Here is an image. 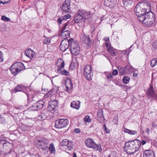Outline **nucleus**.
I'll return each mask as SVG.
<instances>
[{"mask_svg":"<svg viewBox=\"0 0 157 157\" xmlns=\"http://www.w3.org/2000/svg\"><path fill=\"white\" fill-rule=\"evenodd\" d=\"M92 16V13L90 12L80 9L75 14L74 18V21L78 23L79 26H82L85 22L91 19Z\"/></svg>","mask_w":157,"mask_h":157,"instance_id":"1","label":"nucleus"},{"mask_svg":"<svg viewBox=\"0 0 157 157\" xmlns=\"http://www.w3.org/2000/svg\"><path fill=\"white\" fill-rule=\"evenodd\" d=\"M125 145L124 151L128 154H132L139 150L141 142L139 140L135 139L126 142Z\"/></svg>","mask_w":157,"mask_h":157,"instance_id":"2","label":"nucleus"},{"mask_svg":"<svg viewBox=\"0 0 157 157\" xmlns=\"http://www.w3.org/2000/svg\"><path fill=\"white\" fill-rule=\"evenodd\" d=\"M151 10L150 4L147 2L144 1L138 3L136 6L134 11L136 16L145 14Z\"/></svg>","mask_w":157,"mask_h":157,"instance_id":"3","label":"nucleus"},{"mask_svg":"<svg viewBox=\"0 0 157 157\" xmlns=\"http://www.w3.org/2000/svg\"><path fill=\"white\" fill-rule=\"evenodd\" d=\"M70 51L71 53L75 56L79 54L80 52V47L78 42L73 39H71Z\"/></svg>","mask_w":157,"mask_h":157,"instance_id":"4","label":"nucleus"},{"mask_svg":"<svg viewBox=\"0 0 157 157\" xmlns=\"http://www.w3.org/2000/svg\"><path fill=\"white\" fill-rule=\"evenodd\" d=\"M146 15V17L144 24L147 26H150L153 24L155 21L154 15L151 11L149 12Z\"/></svg>","mask_w":157,"mask_h":157,"instance_id":"5","label":"nucleus"},{"mask_svg":"<svg viewBox=\"0 0 157 157\" xmlns=\"http://www.w3.org/2000/svg\"><path fill=\"white\" fill-rule=\"evenodd\" d=\"M86 144L87 147L92 148L97 150L101 151V145H97L91 139H87L86 141Z\"/></svg>","mask_w":157,"mask_h":157,"instance_id":"6","label":"nucleus"},{"mask_svg":"<svg viewBox=\"0 0 157 157\" xmlns=\"http://www.w3.org/2000/svg\"><path fill=\"white\" fill-rule=\"evenodd\" d=\"M68 124V121L66 119H59L56 121L55 127L57 128H61L67 126Z\"/></svg>","mask_w":157,"mask_h":157,"instance_id":"7","label":"nucleus"},{"mask_svg":"<svg viewBox=\"0 0 157 157\" xmlns=\"http://www.w3.org/2000/svg\"><path fill=\"white\" fill-rule=\"evenodd\" d=\"M37 141V146L39 148L41 149L44 150H47L48 148V145L49 143L48 140H38Z\"/></svg>","mask_w":157,"mask_h":157,"instance_id":"8","label":"nucleus"},{"mask_svg":"<svg viewBox=\"0 0 157 157\" xmlns=\"http://www.w3.org/2000/svg\"><path fill=\"white\" fill-rule=\"evenodd\" d=\"M68 25L67 22L65 23L64 25L62 27L61 30V32L62 33L61 36V37L64 40L66 39V38L69 37L70 33L69 31L66 28L67 26Z\"/></svg>","mask_w":157,"mask_h":157,"instance_id":"9","label":"nucleus"},{"mask_svg":"<svg viewBox=\"0 0 157 157\" xmlns=\"http://www.w3.org/2000/svg\"><path fill=\"white\" fill-rule=\"evenodd\" d=\"M91 68L90 65H86L85 68L84 75L86 78L89 80H90L92 77L91 73Z\"/></svg>","mask_w":157,"mask_h":157,"instance_id":"10","label":"nucleus"},{"mask_svg":"<svg viewBox=\"0 0 157 157\" xmlns=\"http://www.w3.org/2000/svg\"><path fill=\"white\" fill-rule=\"evenodd\" d=\"M71 39L69 40L65 39L63 40L61 42L60 45V48L62 51H64L68 48L70 45L71 46Z\"/></svg>","mask_w":157,"mask_h":157,"instance_id":"11","label":"nucleus"},{"mask_svg":"<svg viewBox=\"0 0 157 157\" xmlns=\"http://www.w3.org/2000/svg\"><path fill=\"white\" fill-rule=\"evenodd\" d=\"M81 40L84 42V43L86 44L87 47L91 46V43L90 40L89 36L83 33L81 37Z\"/></svg>","mask_w":157,"mask_h":157,"instance_id":"12","label":"nucleus"},{"mask_svg":"<svg viewBox=\"0 0 157 157\" xmlns=\"http://www.w3.org/2000/svg\"><path fill=\"white\" fill-rule=\"evenodd\" d=\"M116 2L115 0H105L104 5L106 6L112 8L115 6Z\"/></svg>","mask_w":157,"mask_h":157,"instance_id":"13","label":"nucleus"},{"mask_svg":"<svg viewBox=\"0 0 157 157\" xmlns=\"http://www.w3.org/2000/svg\"><path fill=\"white\" fill-rule=\"evenodd\" d=\"M98 120L101 123H103L105 119L103 115V110L101 109H99L98 110L97 114Z\"/></svg>","mask_w":157,"mask_h":157,"instance_id":"14","label":"nucleus"},{"mask_svg":"<svg viewBox=\"0 0 157 157\" xmlns=\"http://www.w3.org/2000/svg\"><path fill=\"white\" fill-rule=\"evenodd\" d=\"M56 64L58 68L57 71L59 72L60 70L64 66V62L61 59H59L57 61Z\"/></svg>","mask_w":157,"mask_h":157,"instance_id":"15","label":"nucleus"},{"mask_svg":"<svg viewBox=\"0 0 157 157\" xmlns=\"http://www.w3.org/2000/svg\"><path fill=\"white\" fill-rule=\"evenodd\" d=\"M25 53V55L30 59L33 58L35 54V52L33 50L30 49L26 50Z\"/></svg>","mask_w":157,"mask_h":157,"instance_id":"16","label":"nucleus"},{"mask_svg":"<svg viewBox=\"0 0 157 157\" xmlns=\"http://www.w3.org/2000/svg\"><path fill=\"white\" fill-rule=\"evenodd\" d=\"M147 94L148 96L154 98L156 97V95L154 93L153 87L152 86H150V88L148 89L147 91Z\"/></svg>","mask_w":157,"mask_h":157,"instance_id":"17","label":"nucleus"},{"mask_svg":"<svg viewBox=\"0 0 157 157\" xmlns=\"http://www.w3.org/2000/svg\"><path fill=\"white\" fill-rule=\"evenodd\" d=\"M70 3L68 1H65L62 6V10L63 12H68L69 11Z\"/></svg>","mask_w":157,"mask_h":157,"instance_id":"18","label":"nucleus"},{"mask_svg":"<svg viewBox=\"0 0 157 157\" xmlns=\"http://www.w3.org/2000/svg\"><path fill=\"white\" fill-rule=\"evenodd\" d=\"M107 51L110 53L112 56H116V54L115 52H114L113 50V48L112 47L111 44L109 43H105Z\"/></svg>","mask_w":157,"mask_h":157,"instance_id":"19","label":"nucleus"},{"mask_svg":"<svg viewBox=\"0 0 157 157\" xmlns=\"http://www.w3.org/2000/svg\"><path fill=\"white\" fill-rule=\"evenodd\" d=\"M14 66L16 67L17 69L18 70L19 72L25 69L24 65L22 63L20 62L16 63L13 64V67H14Z\"/></svg>","mask_w":157,"mask_h":157,"instance_id":"20","label":"nucleus"},{"mask_svg":"<svg viewBox=\"0 0 157 157\" xmlns=\"http://www.w3.org/2000/svg\"><path fill=\"white\" fill-rule=\"evenodd\" d=\"M154 154L153 151L151 150L145 151L144 152V157H154Z\"/></svg>","mask_w":157,"mask_h":157,"instance_id":"21","label":"nucleus"},{"mask_svg":"<svg viewBox=\"0 0 157 157\" xmlns=\"http://www.w3.org/2000/svg\"><path fill=\"white\" fill-rule=\"evenodd\" d=\"M65 86H66L67 91H69L72 88V84L71 80L68 79L66 81Z\"/></svg>","mask_w":157,"mask_h":157,"instance_id":"22","label":"nucleus"},{"mask_svg":"<svg viewBox=\"0 0 157 157\" xmlns=\"http://www.w3.org/2000/svg\"><path fill=\"white\" fill-rule=\"evenodd\" d=\"M71 16L69 14H67L66 15L63 16L61 18H59L58 19V21L60 24H61L62 22H63L64 21L67 20L69 18H70Z\"/></svg>","mask_w":157,"mask_h":157,"instance_id":"23","label":"nucleus"},{"mask_svg":"<svg viewBox=\"0 0 157 157\" xmlns=\"http://www.w3.org/2000/svg\"><path fill=\"white\" fill-rule=\"evenodd\" d=\"M71 106L76 109H78L80 106V102L79 101H73L71 104Z\"/></svg>","mask_w":157,"mask_h":157,"instance_id":"24","label":"nucleus"},{"mask_svg":"<svg viewBox=\"0 0 157 157\" xmlns=\"http://www.w3.org/2000/svg\"><path fill=\"white\" fill-rule=\"evenodd\" d=\"M146 15H147V14L146 13L145 14L141 15L140 16H137V18L140 22L144 24L146 17Z\"/></svg>","mask_w":157,"mask_h":157,"instance_id":"25","label":"nucleus"},{"mask_svg":"<svg viewBox=\"0 0 157 157\" xmlns=\"http://www.w3.org/2000/svg\"><path fill=\"white\" fill-rule=\"evenodd\" d=\"M10 71L14 76L16 75L19 72L15 66H14V67H13V64L10 67Z\"/></svg>","mask_w":157,"mask_h":157,"instance_id":"26","label":"nucleus"},{"mask_svg":"<svg viewBox=\"0 0 157 157\" xmlns=\"http://www.w3.org/2000/svg\"><path fill=\"white\" fill-rule=\"evenodd\" d=\"M56 104L55 105V103L54 101L52 102L48 107L47 108L48 110L50 111H51L52 110H53L55 109L56 106Z\"/></svg>","mask_w":157,"mask_h":157,"instance_id":"27","label":"nucleus"},{"mask_svg":"<svg viewBox=\"0 0 157 157\" xmlns=\"http://www.w3.org/2000/svg\"><path fill=\"white\" fill-rule=\"evenodd\" d=\"M124 5L126 7H128L132 4L134 0H123Z\"/></svg>","mask_w":157,"mask_h":157,"instance_id":"28","label":"nucleus"},{"mask_svg":"<svg viewBox=\"0 0 157 157\" xmlns=\"http://www.w3.org/2000/svg\"><path fill=\"white\" fill-rule=\"evenodd\" d=\"M124 131L125 132L132 135H135L137 133L136 131L131 130L127 129H125L124 130Z\"/></svg>","mask_w":157,"mask_h":157,"instance_id":"29","label":"nucleus"},{"mask_svg":"<svg viewBox=\"0 0 157 157\" xmlns=\"http://www.w3.org/2000/svg\"><path fill=\"white\" fill-rule=\"evenodd\" d=\"M44 105V102L42 101H40L37 102L36 104V107L39 108H42Z\"/></svg>","mask_w":157,"mask_h":157,"instance_id":"30","label":"nucleus"},{"mask_svg":"<svg viewBox=\"0 0 157 157\" xmlns=\"http://www.w3.org/2000/svg\"><path fill=\"white\" fill-rule=\"evenodd\" d=\"M49 150L51 153H54L55 152V150L54 144L52 143L50 144L49 147Z\"/></svg>","mask_w":157,"mask_h":157,"instance_id":"31","label":"nucleus"},{"mask_svg":"<svg viewBox=\"0 0 157 157\" xmlns=\"http://www.w3.org/2000/svg\"><path fill=\"white\" fill-rule=\"evenodd\" d=\"M2 144L3 145V150H6L7 148L9 149V145L10 143L6 141H5Z\"/></svg>","mask_w":157,"mask_h":157,"instance_id":"32","label":"nucleus"},{"mask_svg":"<svg viewBox=\"0 0 157 157\" xmlns=\"http://www.w3.org/2000/svg\"><path fill=\"white\" fill-rule=\"evenodd\" d=\"M157 63V58H155L151 60V65L152 67H153L156 65Z\"/></svg>","mask_w":157,"mask_h":157,"instance_id":"33","label":"nucleus"},{"mask_svg":"<svg viewBox=\"0 0 157 157\" xmlns=\"http://www.w3.org/2000/svg\"><path fill=\"white\" fill-rule=\"evenodd\" d=\"M119 71L121 75H123L126 74L127 73V70H125V68H121L119 69Z\"/></svg>","mask_w":157,"mask_h":157,"instance_id":"34","label":"nucleus"},{"mask_svg":"<svg viewBox=\"0 0 157 157\" xmlns=\"http://www.w3.org/2000/svg\"><path fill=\"white\" fill-rule=\"evenodd\" d=\"M130 79V78L129 77L125 76L123 77L122 80L124 83L126 84L129 82Z\"/></svg>","mask_w":157,"mask_h":157,"instance_id":"35","label":"nucleus"},{"mask_svg":"<svg viewBox=\"0 0 157 157\" xmlns=\"http://www.w3.org/2000/svg\"><path fill=\"white\" fill-rule=\"evenodd\" d=\"M53 91L54 90L53 89L49 91L44 96V98H47L49 97L50 95L52 94Z\"/></svg>","mask_w":157,"mask_h":157,"instance_id":"36","label":"nucleus"},{"mask_svg":"<svg viewBox=\"0 0 157 157\" xmlns=\"http://www.w3.org/2000/svg\"><path fill=\"white\" fill-rule=\"evenodd\" d=\"M59 73H60L62 75H64L66 76L68 75H69V73L67 71L63 70H60Z\"/></svg>","mask_w":157,"mask_h":157,"instance_id":"37","label":"nucleus"},{"mask_svg":"<svg viewBox=\"0 0 157 157\" xmlns=\"http://www.w3.org/2000/svg\"><path fill=\"white\" fill-rule=\"evenodd\" d=\"M69 142L67 139H64L61 143V144L62 146H67Z\"/></svg>","mask_w":157,"mask_h":157,"instance_id":"38","label":"nucleus"},{"mask_svg":"<svg viewBox=\"0 0 157 157\" xmlns=\"http://www.w3.org/2000/svg\"><path fill=\"white\" fill-rule=\"evenodd\" d=\"M1 19L5 21H9L10 20V18L9 17H7L5 15H3L2 16Z\"/></svg>","mask_w":157,"mask_h":157,"instance_id":"39","label":"nucleus"},{"mask_svg":"<svg viewBox=\"0 0 157 157\" xmlns=\"http://www.w3.org/2000/svg\"><path fill=\"white\" fill-rule=\"evenodd\" d=\"M68 148L70 150H71L73 148V145L71 142H69L68 143V144L67 146Z\"/></svg>","mask_w":157,"mask_h":157,"instance_id":"40","label":"nucleus"},{"mask_svg":"<svg viewBox=\"0 0 157 157\" xmlns=\"http://www.w3.org/2000/svg\"><path fill=\"white\" fill-rule=\"evenodd\" d=\"M84 121L85 122H90L91 121V120L90 118V117L88 116H86L84 118Z\"/></svg>","mask_w":157,"mask_h":157,"instance_id":"41","label":"nucleus"},{"mask_svg":"<svg viewBox=\"0 0 157 157\" xmlns=\"http://www.w3.org/2000/svg\"><path fill=\"white\" fill-rule=\"evenodd\" d=\"M50 39L49 38H46L44 41V43L45 44H47L50 43Z\"/></svg>","mask_w":157,"mask_h":157,"instance_id":"42","label":"nucleus"},{"mask_svg":"<svg viewBox=\"0 0 157 157\" xmlns=\"http://www.w3.org/2000/svg\"><path fill=\"white\" fill-rule=\"evenodd\" d=\"M44 115L43 113H41L40 115L38 117V119L40 121H42L44 120Z\"/></svg>","mask_w":157,"mask_h":157,"instance_id":"43","label":"nucleus"},{"mask_svg":"<svg viewBox=\"0 0 157 157\" xmlns=\"http://www.w3.org/2000/svg\"><path fill=\"white\" fill-rule=\"evenodd\" d=\"M10 1V0H0V4H5L8 3Z\"/></svg>","mask_w":157,"mask_h":157,"instance_id":"44","label":"nucleus"},{"mask_svg":"<svg viewBox=\"0 0 157 157\" xmlns=\"http://www.w3.org/2000/svg\"><path fill=\"white\" fill-rule=\"evenodd\" d=\"M103 128L105 130V131L106 132V133H109V130L107 129L105 124H103Z\"/></svg>","mask_w":157,"mask_h":157,"instance_id":"45","label":"nucleus"},{"mask_svg":"<svg viewBox=\"0 0 157 157\" xmlns=\"http://www.w3.org/2000/svg\"><path fill=\"white\" fill-rule=\"evenodd\" d=\"M14 90H15L17 91H20L21 90L22 87L20 86H18L16 87Z\"/></svg>","mask_w":157,"mask_h":157,"instance_id":"46","label":"nucleus"},{"mask_svg":"<svg viewBox=\"0 0 157 157\" xmlns=\"http://www.w3.org/2000/svg\"><path fill=\"white\" fill-rule=\"evenodd\" d=\"M131 68V66L128 65H126L125 67V70H127V72L130 70Z\"/></svg>","mask_w":157,"mask_h":157,"instance_id":"47","label":"nucleus"},{"mask_svg":"<svg viewBox=\"0 0 157 157\" xmlns=\"http://www.w3.org/2000/svg\"><path fill=\"white\" fill-rule=\"evenodd\" d=\"M3 58L2 56V53L0 51V62H2L3 61Z\"/></svg>","mask_w":157,"mask_h":157,"instance_id":"48","label":"nucleus"},{"mask_svg":"<svg viewBox=\"0 0 157 157\" xmlns=\"http://www.w3.org/2000/svg\"><path fill=\"white\" fill-rule=\"evenodd\" d=\"M118 74V71L117 70L115 69L112 72V75H117Z\"/></svg>","mask_w":157,"mask_h":157,"instance_id":"49","label":"nucleus"},{"mask_svg":"<svg viewBox=\"0 0 157 157\" xmlns=\"http://www.w3.org/2000/svg\"><path fill=\"white\" fill-rule=\"evenodd\" d=\"M152 45L153 48H157V44L155 42H153L152 44Z\"/></svg>","mask_w":157,"mask_h":157,"instance_id":"50","label":"nucleus"},{"mask_svg":"<svg viewBox=\"0 0 157 157\" xmlns=\"http://www.w3.org/2000/svg\"><path fill=\"white\" fill-rule=\"evenodd\" d=\"M74 131L76 133H79L80 132V130L79 128H76L75 129Z\"/></svg>","mask_w":157,"mask_h":157,"instance_id":"51","label":"nucleus"},{"mask_svg":"<svg viewBox=\"0 0 157 157\" xmlns=\"http://www.w3.org/2000/svg\"><path fill=\"white\" fill-rule=\"evenodd\" d=\"M112 77H113V76L111 74H110V75H109L107 76V78H109V79L112 78Z\"/></svg>","mask_w":157,"mask_h":157,"instance_id":"52","label":"nucleus"},{"mask_svg":"<svg viewBox=\"0 0 157 157\" xmlns=\"http://www.w3.org/2000/svg\"><path fill=\"white\" fill-rule=\"evenodd\" d=\"M104 40L105 41H108L109 40V38H104Z\"/></svg>","mask_w":157,"mask_h":157,"instance_id":"53","label":"nucleus"},{"mask_svg":"<svg viewBox=\"0 0 157 157\" xmlns=\"http://www.w3.org/2000/svg\"><path fill=\"white\" fill-rule=\"evenodd\" d=\"M146 142L145 140H143L142 143H141V144H142V145H144L146 143Z\"/></svg>","mask_w":157,"mask_h":157,"instance_id":"54","label":"nucleus"},{"mask_svg":"<svg viewBox=\"0 0 157 157\" xmlns=\"http://www.w3.org/2000/svg\"><path fill=\"white\" fill-rule=\"evenodd\" d=\"M137 74L134 73L133 74V76L134 77H136L137 76Z\"/></svg>","mask_w":157,"mask_h":157,"instance_id":"55","label":"nucleus"},{"mask_svg":"<svg viewBox=\"0 0 157 157\" xmlns=\"http://www.w3.org/2000/svg\"><path fill=\"white\" fill-rule=\"evenodd\" d=\"M149 128H147L146 129V132L148 133H149Z\"/></svg>","mask_w":157,"mask_h":157,"instance_id":"56","label":"nucleus"},{"mask_svg":"<svg viewBox=\"0 0 157 157\" xmlns=\"http://www.w3.org/2000/svg\"><path fill=\"white\" fill-rule=\"evenodd\" d=\"M73 157H77V156L76 155V154L75 153H73Z\"/></svg>","mask_w":157,"mask_h":157,"instance_id":"57","label":"nucleus"},{"mask_svg":"<svg viewBox=\"0 0 157 157\" xmlns=\"http://www.w3.org/2000/svg\"><path fill=\"white\" fill-rule=\"evenodd\" d=\"M152 126L153 128H155V124L154 123H152Z\"/></svg>","mask_w":157,"mask_h":157,"instance_id":"58","label":"nucleus"},{"mask_svg":"<svg viewBox=\"0 0 157 157\" xmlns=\"http://www.w3.org/2000/svg\"><path fill=\"white\" fill-rule=\"evenodd\" d=\"M72 65V64H71L70 66V67L71 68Z\"/></svg>","mask_w":157,"mask_h":157,"instance_id":"59","label":"nucleus"},{"mask_svg":"<svg viewBox=\"0 0 157 157\" xmlns=\"http://www.w3.org/2000/svg\"><path fill=\"white\" fill-rule=\"evenodd\" d=\"M27 0H23L24 1H26Z\"/></svg>","mask_w":157,"mask_h":157,"instance_id":"60","label":"nucleus"}]
</instances>
